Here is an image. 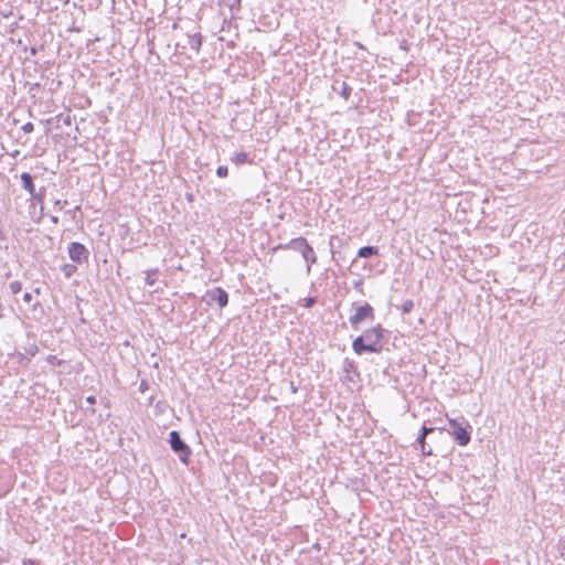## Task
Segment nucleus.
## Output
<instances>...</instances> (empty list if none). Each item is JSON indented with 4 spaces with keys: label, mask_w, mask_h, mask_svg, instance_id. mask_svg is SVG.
<instances>
[{
    "label": "nucleus",
    "mask_w": 565,
    "mask_h": 565,
    "mask_svg": "<svg viewBox=\"0 0 565 565\" xmlns=\"http://www.w3.org/2000/svg\"><path fill=\"white\" fill-rule=\"evenodd\" d=\"M384 329L381 324L365 330L361 335L356 337L352 342L353 351L361 355L365 352L381 353L383 350Z\"/></svg>",
    "instance_id": "f257e3e1"
},
{
    "label": "nucleus",
    "mask_w": 565,
    "mask_h": 565,
    "mask_svg": "<svg viewBox=\"0 0 565 565\" xmlns=\"http://www.w3.org/2000/svg\"><path fill=\"white\" fill-rule=\"evenodd\" d=\"M278 248H290L299 252L307 263V270L310 271L312 264L317 262V256L313 248L308 244L305 237L292 238L285 245H279Z\"/></svg>",
    "instance_id": "f03ea898"
},
{
    "label": "nucleus",
    "mask_w": 565,
    "mask_h": 565,
    "mask_svg": "<svg viewBox=\"0 0 565 565\" xmlns=\"http://www.w3.org/2000/svg\"><path fill=\"white\" fill-rule=\"evenodd\" d=\"M449 429L459 446H467L471 439V426L465 419H449Z\"/></svg>",
    "instance_id": "7ed1b4c3"
},
{
    "label": "nucleus",
    "mask_w": 565,
    "mask_h": 565,
    "mask_svg": "<svg viewBox=\"0 0 565 565\" xmlns=\"http://www.w3.org/2000/svg\"><path fill=\"white\" fill-rule=\"evenodd\" d=\"M169 443L171 449L179 455L180 461L188 465L192 451L191 448L182 440L180 434L177 430L170 431Z\"/></svg>",
    "instance_id": "20e7f679"
},
{
    "label": "nucleus",
    "mask_w": 565,
    "mask_h": 565,
    "mask_svg": "<svg viewBox=\"0 0 565 565\" xmlns=\"http://www.w3.org/2000/svg\"><path fill=\"white\" fill-rule=\"evenodd\" d=\"M375 318L374 309L370 303L355 307V312L349 318V322L354 330H358L363 321H373Z\"/></svg>",
    "instance_id": "39448f33"
},
{
    "label": "nucleus",
    "mask_w": 565,
    "mask_h": 565,
    "mask_svg": "<svg viewBox=\"0 0 565 565\" xmlns=\"http://www.w3.org/2000/svg\"><path fill=\"white\" fill-rule=\"evenodd\" d=\"M204 299L209 305L216 302L220 308H224L228 303V294L221 287H215L206 291Z\"/></svg>",
    "instance_id": "423d86ee"
},
{
    "label": "nucleus",
    "mask_w": 565,
    "mask_h": 565,
    "mask_svg": "<svg viewBox=\"0 0 565 565\" xmlns=\"http://www.w3.org/2000/svg\"><path fill=\"white\" fill-rule=\"evenodd\" d=\"M66 111L60 113L54 117L47 118L45 121L51 129H62L63 127H71L73 124L72 116L70 114L71 108H65Z\"/></svg>",
    "instance_id": "0eeeda50"
},
{
    "label": "nucleus",
    "mask_w": 565,
    "mask_h": 565,
    "mask_svg": "<svg viewBox=\"0 0 565 565\" xmlns=\"http://www.w3.org/2000/svg\"><path fill=\"white\" fill-rule=\"evenodd\" d=\"M31 199H30V214H31V217L32 220H34L35 222H39L42 216H43V205H42V202H43V193H38L35 190H34V194H30Z\"/></svg>",
    "instance_id": "6e6552de"
},
{
    "label": "nucleus",
    "mask_w": 565,
    "mask_h": 565,
    "mask_svg": "<svg viewBox=\"0 0 565 565\" xmlns=\"http://www.w3.org/2000/svg\"><path fill=\"white\" fill-rule=\"evenodd\" d=\"M68 256L74 263L82 264L83 262L87 260L88 250L83 244L72 242L68 245Z\"/></svg>",
    "instance_id": "1a4fd4ad"
},
{
    "label": "nucleus",
    "mask_w": 565,
    "mask_h": 565,
    "mask_svg": "<svg viewBox=\"0 0 565 565\" xmlns=\"http://www.w3.org/2000/svg\"><path fill=\"white\" fill-rule=\"evenodd\" d=\"M332 90L347 102L352 93V87L344 81L335 79L332 84Z\"/></svg>",
    "instance_id": "9d476101"
},
{
    "label": "nucleus",
    "mask_w": 565,
    "mask_h": 565,
    "mask_svg": "<svg viewBox=\"0 0 565 565\" xmlns=\"http://www.w3.org/2000/svg\"><path fill=\"white\" fill-rule=\"evenodd\" d=\"M22 188L29 192V194H34V183H33V177L29 172H23L20 175Z\"/></svg>",
    "instance_id": "9b49d317"
},
{
    "label": "nucleus",
    "mask_w": 565,
    "mask_h": 565,
    "mask_svg": "<svg viewBox=\"0 0 565 565\" xmlns=\"http://www.w3.org/2000/svg\"><path fill=\"white\" fill-rule=\"evenodd\" d=\"M186 43L191 50L199 52L202 45V35L200 33L188 35Z\"/></svg>",
    "instance_id": "f8f14e48"
},
{
    "label": "nucleus",
    "mask_w": 565,
    "mask_h": 565,
    "mask_svg": "<svg viewBox=\"0 0 565 565\" xmlns=\"http://www.w3.org/2000/svg\"><path fill=\"white\" fill-rule=\"evenodd\" d=\"M218 4L227 8L232 14L241 9V0H218Z\"/></svg>",
    "instance_id": "ddd939ff"
},
{
    "label": "nucleus",
    "mask_w": 565,
    "mask_h": 565,
    "mask_svg": "<svg viewBox=\"0 0 565 565\" xmlns=\"http://www.w3.org/2000/svg\"><path fill=\"white\" fill-rule=\"evenodd\" d=\"M377 254L379 248L376 246H363L358 252V256L362 258H367Z\"/></svg>",
    "instance_id": "4468645a"
},
{
    "label": "nucleus",
    "mask_w": 565,
    "mask_h": 565,
    "mask_svg": "<svg viewBox=\"0 0 565 565\" xmlns=\"http://www.w3.org/2000/svg\"><path fill=\"white\" fill-rule=\"evenodd\" d=\"M248 160L249 156L246 152H236L232 158V161L236 164H244L248 162Z\"/></svg>",
    "instance_id": "2eb2a0df"
},
{
    "label": "nucleus",
    "mask_w": 565,
    "mask_h": 565,
    "mask_svg": "<svg viewBox=\"0 0 565 565\" xmlns=\"http://www.w3.org/2000/svg\"><path fill=\"white\" fill-rule=\"evenodd\" d=\"M425 439H426V436L419 434V436L417 438V441L420 445V449H422L423 455L429 456V455H431V449L430 448L429 449L426 448Z\"/></svg>",
    "instance_id": "dca6fc26"
},
{
    "label": "nucleus",
    "mask_w": 565,
    "mask_h": 565,
    "mask_svg": "<svg viewBox=\"0 0 565 565\" xmlns=\"http://www.w3.org/2000/svg\"><path fill=\"white\" fill-rule=\"evenodd\" d=\"M157 273H158L157 269L156 270L147 271L145 280H146V284L148 286H153L156 284V281H157V278H156Z\"/></svg>",
    "instance_id": "f3484780"
},
{
    "label": "nucleus",
    "mask_w": 565,
    "mask_h": 565,
    "mask_svg": "<svg viewBox=\"0 0 565 565\" xmlns=\"http://www.w3.org/2000/svg\"><path fill=\"white\" fill-rule=\"evenodd\" d=\"M64 275L66 278H70L75 271L77 270L75 265L72 264H65L62 268Z\"/></svg>",
    "instance_id": "a211bd4d"
},
{
    "label": "nucleus",
    "mask_w": 565,
    "mask_h": 565,
    "mask_svg": "<svg viewBox=\"0 0 565 565\" xmlns=\"http://www.w3.org/2000/svg\"><path fill=\"white\" fill-rule=\"evenodd\" d=\"M9 288L13 295H17L22 290V284L19 280L11 281Z\"/></svg>",
    "instance_id": "6ab92c4d"
},
{
    "label": "nucleus",
    "mask_w": 565,
    "mask_h": 565,
    "mask_svg": "<svg viewBox=\"0 0 565 565\" xmlns=\"http://www.w3.org/2000/svg\"><path fill=\"white\" fill-rule=\"evenodd\" d=\"M414 308V301L413 300H406L402 305V313L407 315Z\"/></svg>",
    "instance_id": "aec40b11"
},
{
    "label": "nucleus",
    "mask_w": 565,
    "mask_h": 565,
    "mask_svg": "<svg viewBox=\"0 0 565 565\" xmlns=\"http://www.w3.org/2000/svg\"><path fill=\"white\" fill-rule=\"evenodd\" d=\"M216 174L217 177L220 178H226L227 174H228V169L226 166H220L217 169H216Z\"/></svg>",
    "instance_id": "412c9836"
},
{
    "label": "nucleus",
    "mask_w": 565,
    "mask_h": 565,
    "mask_svg": "<svg viewBox=\"0 0 565 565\" xmlns=\"http://www.w3.org/2000/svg\"><path fill=\"white\" fill-rule=\"evenodd\" d=\"M25 351L29 355L34 356L38 353L39 348L36 344H30L28 348H25Z\"/></svg>",
    "instance_id": "4be33fe9"
},
{
    "label": "nucleus",
    "mask_w": 565,
    "mask_h": 565,
    "mask_svg": "<svg viewBox=\"0 0 565 565\" xmlns=\"http://www.w3.org/2000/svg\"><path fill=\"white\" fill-rule=\"evenodd\" d=\"M22 130L26 134H30L34 130V126L32 122H26L22 126Z\"/></svg>",
    "instance_id": "5701e85b"
},
{
    "label": "nucleus",
    "mask_w": 565,
    "mask_h": 565,
    "mask_svg": "<svg viewBox=\"0 0 565 565\" xmlns=\"http://www.w3.org/2000/svg\"><path fill=\"white\" fill-rule=\"evenodd\" d=\"M316 301H317V300H316V298H315V297H308V298L306 299V303H305V306H306L307 308H311V307H313V305L316 303Z\"/></svg>",
    "instance_id": "b1692460"
},
{
    "label": "nucleus",
    "mask_w": 565,
    "mask_h": 565,
    "mask_svg": "<svg viewBox=\"0 0 565 565\" xmlns=\"http://www.w3.org/2000/svg\"><path fill=\"white\" fill-rule=\"evenodd\" d=\"M435 430L434 427H426L425 425L422 427L420 434L424 436H427L429 433H433Z\"/></svg>",
    "instance_id": "393cba45"
},
{
    "label": "nucleus",
    "mask_w": 565,
    "mask_h": 565,
    "mask_svg": "<svg viewBox=\"0 0 565 565\" xmlns=\"http://www.w3.org/2000/svg\"><path fill=\"white\" fill-rule=\"evenodd\" d=\"M32 299H33V296H32V294H31V292H25V294L23 295V300H24L25 302L30 303V302L32 301Z\"/></svg>",
    "instance_id": "a878e982"
},
{
    "label": "nucleus",
    "mask_w": 565,
    "mask_h": 565,
    "mask_svg": "<svg viewBox=\"0 0 565 565\" xmlns=\"http://www.w3.org/2000/svg\"><path fill=\"white\" fill-rule=\"evenodd\" d=\"M66 204H67V201L56 200V201L54 202V205H55V206H57V207H60V209H62V207H63L64 205H66Z\"/></svg>",
    "instance_id": "bb28decb"
},
{
    "label": "nucleus",
    "mask_w": 565,
    "mask_h": 565,
    "mask_svg": "<svg viewBox=\"0 0 565 565\" xmlns=\"http://www.w3.org/2000/svg\"><path fill=\"white\" fill-rule=\"evenodd\" d=\"M86 402L89 405H94L96 403V397L94 395H89V396L86 397Z\"/></svg>",
    "instance_id": "cd10ccee"
},
{
    "label": "nucleus",
    "mask_w": 565,
    "mask_h": 565,
    "mask_svg": "<svg viewBox=\"0 0 565 565\" xmlns=\"http://www.w3.org/2000/svg\"><path fill=\"white\" fill-rule=\"evenodd\" d=\"M23 565H36V564L33 561L28 559V561H24Z\"/></svg>",
    "instance_id": "c85d7f7f"
},
{
    "label": "nucleus",
    "mask_w": 565,
    "mask_h": 565,
    "mask_svg": "<svg viewBox=\"0 0 565 565\" xmlns=\"http://www.w3.org/2000/svg\"><path fill=\"white\" fill-rule=\"evenodd\" d=\"M36 52H38V50H36L35 47H31L30 53H31L32 55H35V54H36Z\"/></svg>",
    "instance_id": "c756f323"
},
{
    "label": "nucleus",
    "mask_w": 565,
    "mask_h": 565,
    "mask_svg": "<svg viewBox=\"0 0 565 565\" xmlns=\"http://www.w3.org/2000/svg\"><path fill=\"white\" fill-rule=\"evenodd\" d=\"M0 239L4 241L6 239V235L4 233L0 230Z\"/></svg>",
    "instance_id": "7c9ffc66"
},
{
    "label": "nucleus",
    "mask_w": 565,
    "mask_h": 565,
    "mask_svg": "<svg viewBox=\"0 0 565 565\" xmlns=\"http://www.w3.org/2000/svg\"><path fill=\"white\" fill-rule=\"evenodd\" d=\"M51 220H52L53 223H57L58 222V217L57 216H52Z\"/></svg>",
    "instance_id": "2f4dec72"
},
{
    "label": "nucleus",
    "mask_w": 565,
    "mask_h": 565,
    "mask_svg": "<svg viewBox=\"0 0 565 565\" xmlns=\"http://www.w3.org/2000/svg\"><path fill=\"white\" fill-rule=\"evenodd\" d=\"M3 317V307L2 305L0 303V318Z\"/></svg>",
    "instance_id": "473e14b6"
},
{
    "label": "nucleus",
    "mask_w": 565,
    "mask_h": 565,
    "mask_svg": "<svg viewBox=\"0 0 565 565\" xmlns=\"http://www.w3.org/2000/svg\"><path fill=\"white\" fill-rule=\"evenodd\" d=\"M18 154H19V151L15 150V151H13L12 157H17Z\"/></svg>",
    "instance_id": "72a5a7b5"
},
{
    "label": "nucleus",
    "mask_w": 565,
    "mask_h": 565,
    "mask_svg": "<svg viewBox=\"0 0 565 565\" xmlns=\"http://www.w3.org/2000/svg\"><path fill=\"white\" fill-rule=\"evenodd\" d=\"M291 390H292V392L297 391V388L292 384H291Z\"/></svg>",
    "instance_id": "f704fd0d"
},
{
    "label": "nucleus",
    "mask_w": 565,
    "mask_h": 565,
    "mask_svg": "<svg viewBox=\"0 0 565 565\" xmlns=\"http://www.w3.org/2000/svg\"><path fill=\"white\" fill-rule=\"evenodd\" d=\"M141 388H145V382L140 383Z\"/></svg>",
    "instance_id": "c9c22d12"
},
{
    "label": "nucleus",
    "mask_w": 565,
    "mask_h": 565,
    "mask_svg": "<svg viewBox=\"0 0 565 565\" xmlns=\"http://www.w3.org/2000/svg\"><path fill=\"white\" fill-rule=\"evenodd\" d=\"M141 388H145V382L140 383Z\"/></svg>",
    "instance_id": "e433bc0d"
},
{
    "label": "nucleus",
    "mask_w": 565,
    "mask_h": 565,
    "mask_svg": "<svg viewBox=\"0 0 565 565\" xmlns=\"http://www.w3.org/2000/svg\"><path fill=\"white\" fill-rule=\"evenodd\" d=\"M141 388H145V382L140 383Z\"/></svg>",
    "instance_id": "4c0bfd02"
}]
</instances>
